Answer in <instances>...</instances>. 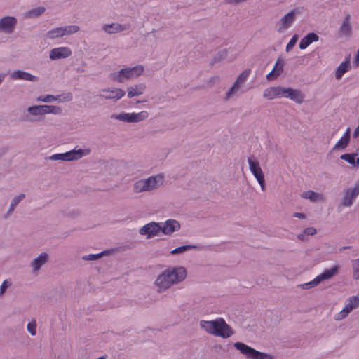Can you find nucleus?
<instances>
[{
  "label": "nucleus",
  "instance_id": "nucleus-1",
  "mask_svg": "<svg viewBox=\"0 0 359 359\" xmlns=\"http://www.w3.org/2000/svg\"><path fill=\"white\" fill-rule=\"evenodd\" d=\"M187 277V271L182 266L168 268L156 278L154 284L158 292H163L172 285L182 282Z\"/></svg>",
  "mask_w": 359,
  "mask_h": 359
},
{
  "label": "nucleus",
  "instance_id": "nucleus-2",
  "mask_svg": "<svg viewBox=\"0 0 359 359\" xmlns=\"http://www.w3.org/2000/svg\"><path fill=\"white\" fill-rule=\"evenodd\" d=\"M199 325L208 334L223 339L229 338L234 334L231 327L222 318H217L212 320H201Z\"/></svg>",
  "mask_w": 359,
  "mask_h": 359
},
{
  "label": "nucleus",
  "instance_id": "nucleus-3",
  "mask_svg": "<svg viewBox=\"0 0 359 359\" xmlns=\"http://www.w3.org/2000/svg\"><path fill=\"white\" fill-rule=\"evenodd\" d=\"M164 177L162 175L151 176L147 179L139 180L133 184V191L142 193L157 189L163 184Z\"/></svg>",
  "mask_w": 359,
  "mask_h": 359
},
{
  "label": "nucleus",
  "instance_id": "nucleus-4",
  "mask_svg": "<svg viewBox=\"0 0 359 359\" xmlns=\"http://www.w3.org/2000/svg\"><path fill=\"white\" fill-rule=\"evenodd\" d=\"M144 72L142 65H136L133 67H126L111 74V79L118 83H123L127 80L133 79L140 76Z\"/></svg>",
  "mask_w": 359,
  "mask_h": 359
},
{
  "label": "nucleus",
  "instance_id": "nucleus-5",
  "mask_svg": "<svg viewBox=\"0 0 359 359\" xmlns=\"http://www.w3.org/2000/svg\"><path fill=\"white\" fill-rule=\"evenodd\" d=\"M90 153V149H74L69 151L62 154H55L49 157L51 161H71L78 160L83 156H87Z\"/></svg>",
  "mask_w": 359,
  "mask_h": 359
},
{
  "label": "nucleus",
  "instance_id": "nucleus-6",
  "mask_svg": "<svg viewBox=\"0 0 359 359\" xmlns=\"http://www.w3.org/2000/svg\"><path fill=\"white\" fill-rule=\"evenodd\" d=\"M234 347L238 350L243 355L250 359H272V356L259 352L255 348L245 344L242 342H236L233 344Z\"/></svg>",
  "mask_w": 359,
  "mask_h": 359
},
{
  "label": "nucleus",
  "instance_id": "nucleus-7",
  "mask_svg": "<svg viewBox=\"0 0 359 359\" xmlns=\"http://www.w3.org/2000/svg\"><path fill=\"white\" fill-rule=\"evenodd\" d=\"M148 116L149 114L147 111H142L139 113L122 112L119 114H114L111 116V118L125 123H137L147 119Z\"/></svg>",
  "mask_w": 359,
  "mask_h": 359
},
{
  "label": "nucleus",
  "instance_id": "nucleus-8",
  "mask_svg": "<svg viewBox=\"0 0 359 359\" xmlns=\"http://www.w3.org/2000/svg\"><path fill=\"white\" fill-rule=\"evenodd\" d=\"M359 195V180L356 181L353 187L346 188L343 191V197L341 201V205L344 207H351L355 198Z\"/></svg>",
  "mask_w": 359,
  "mask_h": 359
},
{
  "label": "nucleus",
  "instance_id": "nucleus-9",
  "mask_svg": "<svg viewBox=\"0 0 359 359\" xmlns=\"http://www.w3.org/2000/svg\"><path fill=\"white\" fill-rule=\"evenodd\" d=\"M248 162L250 172L257 180L262 190L264 191L266 189L264 175L259 165V163L252 157H249Z\"/></svg>",
  "mask_w": 359,
  "mask_h": 359
},
{
  "label": "nucleus",
  "instance_id": "nucleus-10",
  "mask_svg": "<svg viewBox=\"0 0 359 359\" xmlns=\"http://www.w3.org/2000/svg\"><path fill=\"white\" fill-rule=\"evenodd\" d=\"M250 69H245L226 93L225 100H229L245 83L250 74Z\"/></svg>",
  "mask_w": 359,
  "mask_h": 359
},
{
  "label": "nucleus",
  "instance_id": "nucleus-11",
  "mask_svg": "<svg viewBox=\"0 0 359 359\" xmlns=\"http://www.w3.org/2000/svg\"><path fill=\"white\" fill-rule=\"evenodd\" d=\"M359 306V298L357 296L349 297L346 302L344 309L335 316V320L344 319L353 309Z\"/></svg>",
  "mask_w": 359,
  "mask_h": 359
},
{
  "label": "nucleus",
  "instance_id": "nucleus-12",
  "mask_svg": "<svg viewBox=\"0 0 359 359\" xmlns=\"http://www.w3.org/2000/svg\"><path fill=\"white\" fill-rule=\"evenodd\" d=\"M161 229V223L151 222L141 227L139 229V233L142 236H145L146 238L149 239L159 236Z\"/></svg>",
  "mask_w": 359,
  "mask_h": 359
},
{
  "label": "nucleus",
  "instance_id": "nucleus-13",
  "mask_svg": "<svg viewBox=\"0 0 359 359\" xmlns=\"http://www.w3.org/2000/svg\"><path fill=\"white\" fill-rule=\"evenodd\" d=\"M100 97L104 100H110L114 102L121 99L126 94V92L121 88H107L100 90Z\"/></svg>",
  "mask_w": 359,
  "mask_h": 359
},
{
  "label": "nucleus",
  "instance_id": "nucleus-14",
  "mask_svg": "<svg viewBox=\"0 0 359 359\" xmlns=\"http://www.w3.org/2000/svg\"><path fill=\"white\" fill-rule=\"evenodd\" d=\"M18 20L13 16H4L0 18V32L11 34L16 27Z\"/></svg>",
  "mask_w": 359,
  "mask_h": 359
},
{
  "label": "nucleus",
  "instance_id": "nucleus-15",
  "mask_svg": "<svg viewBox=\"0 0 359 359\" xmlns=\"http://www.w3.org/2000/svg\"><path fill=\"white\" fill-rule=\"evenodd\" d=\"M297 11L295 9L292 10L285 15L280 20L277 31L283 33L287 30L295 20Z\"/></svg>",
  "mask_w": 359,
  "mask_h": 359
},
{
  "label": "nucleus",
  "instance_id": "nucleus-16",
  "mask_svg": "<svg viewBox=\"0 0 359 359\" xmlns=\"http://www.w3.org/2000/svg\"><path fill=\"white\" fill-rule=\"evenodd\" d=\"M27 114L23 117V121L33 122L35 121L34 116L45 115L44 105H33L27 109Z\"/></svg>",
  "mask_w": 359,
  "mask_h": 359
},
{
  "label": "nucleus",
  "instance_id": "nucleus-17",
  "mask_svg": "<svg viewBox=\"0 0 359 359\" xmlns=\"http://www.w3.org/2000/svg\"><path fill=\"white\" fill-rule=\"evenodd\" d=\"M72 100V94L71 93H67L65 94L60 95H47L46 96H40L36 98L37 102H43L46 103H50L53 101H59L62 102H69Z\"/></svg>",
  "mask_w": 359,
  "mask_h": 359
},
{
  "label": "nucleus",
  "instance_id": "nucleus-18",
  "mask_svg": "<svg viewBox=\"0 0 359 359\" xmlns=\"http://www.w3.org/2000/svg\"><path fill=\"white\" fill-rule=\"evenodd\" d=\"M283 97L290 98L298 104H302L304 100V95L300 90L291 88H283Z\"/></svg>",
  "mask_w": 359,
  "mask_h": 359
},
{
  "label": "nucleus",
  "instance_id": "nucleus-19",
  "mask_svg": "<svg viewBox=\"0 0 359 359\" xmlns=\"http://www.w3.org/2000/svg\"><path fill=\"white\" fill-rule=\"evenodd\" d=\"M161 232L165 235H171L180 229V224L175 219H168L163 224L161 223Z\"/></svg>",
  "mask_w": 359,
  "mask_h": 359
},
{
  "label": "nucleus",
  "instance_id": "nucleus-20",
  "mask_svg": "<svg viewBox=\"0 0 359 359\" xmlns=\"http://www.w3.org/2000/svg\"><path fill=\"white\" fill-rule=\"evenodd\" d=\"M72 55V50L69 47H58L53 48L49 53V57L52 60L64 59Z\"/></svg>",
  "mask_w": 359,
  "mask_h": 359
},
{
  "label": "nucleus",
  "instance_id": "nucleus-21",
  "mask_svg": "<svg viewBox=\"0 0 359 359\" xmlns=\"http://www.w3.org/2000/svg\"><path fill=\"white\" fill-rule=\"evenodd\" d=\"M130 29V25L127 24H120L118 22H113L111 24H104L102 27V29L107 34H116L121 32L125 30H128Z\"/></svg>",
  "mask_w": 359,
  "mask_h": 359
},
{
  "label": "nucleus",
  "instance_id": "nucleus-22",
  "mask_svg": "<svg viewBox=\"0 0 359 359\" xmlns=\"http://www.w3.org/2000/svg\"><path fill=\"white\" fill-rule=\"evenodd\" d=\"M48 255L46 252H41L37 257L34 258L30 263L33 272L38 271L48 262Z\"/></svg>",
  "mask_w": 359,
  "mask_h": 359
},
{
  "label": "nucleus",
  "instance_id": "nucleus-23",
  "mask_svg": "<svg viewBox=\"0 0 359 359\" xmlns=\"http://www.w3.org/2000/svg\"><path fill=\"white\" fill-rule=\"evenodd\" d=\"M283 88L280 86L267 88L264 90L263 97L268 100L283 97Z\"/></svg>",
  "mask_w": 359,
  "mask_h": 359
},
{
  "label": "nucleus",
  "instance_id": "nucleus-24",
  "mask_svg": "<svg viewBox=\"0 0 359 359\" xmlns=\"http://www.w3.org/2000/svg\"><path fill=\"white\" fill-rule=\"evenodd\" d=\"M11 78L13 79H22L29 81H37L38 77L22 70H15L11 74Z\"/></svg>",
  "mask_w": 359,
  "mask_h": 359
},
{
  "label": "nucleus",
  "instance_id": "nucleus-25",
  "mask_svg": "<svg viewBox=\"0 0 359 359\" xmlns=\"http://www.w3.org/2000/svg\"><path fill=\"white\" fill-rule=\"evenodd\" d=\"M352 27L351 24V15H346L339 27V33L346 37H349L351 34Z\"/></svg>",
  "mask_w": 359,
  "mask_h": 359
},
{
  "label": "nucleus",
  "instance_id": "nucleus-26",
  "mask_svg": "<svg viewBox=\"0 0 359 359\" xmlns=\"http://www.w3.org/2000/svg\"><path fill=\"white\" fill-rule=\"evenodd\" d=\"M319 40V36L314 32L309 33L304 37H303L299 44V48L301 50L306 49L311 43L313 42L318 41Z\"/></svg>",
  "mask_w": 359,
  "mask_h": 359
},
{
  "label": "nucleus",
  "instance_id": "nucleus-27",
  "mask_svg": "<svg viewBox=\"0 0 359 359\" xmlns=\"http://www.w3.org/2000/svg\"><path fill=\"white\" fill-rule=\"evenodd\" d=\"M146 85L143 83L134 85L127 88V95L129 98L139 96L144 93Z\"/></svg>",
  "mask_w": 359,
  "mask_h": 359
},
{
  "label": "nucleus",
  "instance_id": "nucleus-28",
  "mask_svg": "<svg viewBox=\"0 0 359 359\" xmlns=\"http://www.w3.org/2000/svg\"><path fill=\"white\" fill-rule=\"evenodd\" d=\"M351 138V129L348 128L344 135L335 144L334 149H344L348 146Z\"/></svg>",
  "mask_w": 359,
  "mask_h": 359
},
{
  "label": "nucleus",
  "instance_id": "nucleus-29",
  "mask_svg": "<svg viewBox=\"0 0 359 359\" xmlns=\"http://www.w3.org/2000/svg\"><path fill=\"white\" fill-rule=\"evenodd\" d=\"M338 269V266H334L330 269H325L322 273L317 276V277L319 279L320 282L321 283L323 280H328L333 277L337 273Z\"/></svg>",
  "mask_w": 359,
  "mask_h": 359
},
{
  "label": "nucleus",
  "instance_id": "nucleus-30",
  "mask_svg": "<svg viewBox=\"0 0 359 359\" xmlns=\"http://www.w3.org/2000/svg\"><path fill=\"white\" fill-rule=\"evenodd\" d=\"M301 196L305 199H309L312 202H316L323 200V196L320 194L316 193L312 190L304 191Z\"/></svg>",
  "mask_w": 359,
  "mask_h": 359
},
{
  "label": "nucleus",
  "instance_id": "nucleus-31",
  "mask_svg": "<svg viewBox=\"0 0 359 359\" xmlns=\"http://www.w3.org/2000/svg\"><path fill=\"white\" fill-rule=\"evenodd\" d=\"M191 249H197L199 250H205L206 249V247L204 245H182L180 247L175 248L173 250L171 251V254L176 255V254H181L187 250H191Z\"/></svg>",
  "mask_w": 359,
  "mask_h": 359
},
{
  "label": "nucleus",
  "instance_id": "nucleus-32",
  "mask_svg": "<svg viewBox=\"0 0 359 359\" xmlns=\"http://www.w3.org/2000/svg\"><path fill=\"white\" fill-rule=\"evenodd\" d=\"M350 62L348 60H346L341 62L337 67L335 72V77L337 79H340L342 76L348 70Z\"/></svg>",
  "mask_w": 359,
  "mask_h": 359
},
{
  "label": "nucleus",
  "instance_id": "nucleus-33",
  "mask_svg": "<svg viewBox=\"0 0 359 359\" xmlns=\"http://www.w3.org/2000/svg\"><path fill=\"white\" fill-rule=\"evenodd\" d=\"M25 198V194H20L15 196L10 204V207L6 214V217L9 216L15 210V207Z\"/></svg>",
  "mask_w": 359,
  "mask_h": 359
},
{
  "label": "nucleus",
  "instance_id": "nucleus-34",
  "mask_svg": "<svg viewBox=\"0 0 359 359\" xmlns=\"http://www.w3.org/2000/svg\"><path fill=\"white\" fill-rule=\"evenodd\" d=\"M62 36H64V32L62 27L54 28L46 33V37L49 39H55Z\"/></svg>",
  "mask_w": 359,
  "mask_h": 359
},
{
  "label": "nucleus",
  "instance_id": "nucleus-35",
  "mask_svg": "<svg viewBox=\"0 0 359 359\" xmlns=\"http://www.w3.org/2000/svg\"><path fill=\"white\" fill-rule=\"evenodd\" d=\"M45 106V115L52 114L54 115H61L62 114V109L61 107L55 105H44Z\"/></svg>",
  "mask_w": 359,
  "mask_h": 359
},
{
  "label": "nucleus",
  "instance_id": "nucleus-36",
  "mask_svg": "<svg viewBox=\"0 0 359 359\" xmlns=\"http://www.w3.org/2000/svg\"><path fill=\"white\" fill-rule=\"evenodd\" d=\"M46 11V8L43 6L36 7L29 11L27 13V16L30 18H34L42 15Z\"/></svg>",
  "mask_w": 359,
  "mask_h": 359
},
{
  "label": "nucleus",
  "instance_id": "nucleus-37",
  "mask_svg": "<svg viewBox=\"0 0 359 359\" xmlns=\"http://www.w3.org/2000/svg\"><path fill=\"white\" fill-rule=\"evenodd\" d=\"M320 283L319 279L316 276L313 280L308 283L299 284L297 287L303 290H308L316 287Z\"/></svg>",
  "mask_w": 359,
  "mask_h": 359
},
{
  "label": "nucleus",
  "instance_id": "nucleus-38",
  "mask_svg": "<svg viewBox=\"0 0 359 359\" xmlns=\"http://www.w3.org/2000/svg\"><path fill=\"white\" fill-rule=\"evenodd\" d=\"M316 233V229L313 227L306 228L304 231L297 236L298 239L304 241L306 236H313Z\"/></svg>",
  "mask_w": 359,
  "mask_h": 359
},
{
  "label": "nucleus",
  "instance_id": "nucleus-39",
  "mask_svg": "<svg viewBox=\"0 0 359 359\" xmlns=\"http://www.w3.org/2000/svg\"><path fill=\"white\" fill-rule=\"evenodd\" d=\"M62 27L64 32V36L73 34L79 30V27L77 25H69Z\"/></svg>",
  "mask_w": 359,
  "mask_h": 359
},
{
  "label": "nucleus",
  "instance_id": "nucleus-40",
  "mask_svg": "<svg viewBox=\"0 0 359 359\" xmlns=\"http://www.w3.org/2000/svg\"><path fill=\"white\" fill-rule=\"evenodd\" d=\"M284 65L285 62L282 59L278 58L273 68V69L276 71V76H279L282 73Z\"/></svg>",
  "mask_w": 359,
  "mask_h": 359
},
{
  "label": "nucleus",
  "instance_id": "nucleus-41",
  "mask_svg": "<svg viewBox=\"0 0 359 359\" xmlns=\"http://www.w3.org/2000/svg\"><path fill=\"white\" fill-rule=\"evenodd\" d=\"M357 155V153L344 154H342L340 158L341 159L346 161L348 163L354 165L355 164V158Z\"/></svg>",
  "mask_w": 359,
  "mask_h": 359
},
{
  "label": "nucleus",
  "instance_id": "nucleus-42",
  "mask_svg": "<svg viewBox=\"0 0 359 359\" xmlns=\"http://www.w3.org/2000/svg\"><path fill=\"white\" fill-rule=\"evenodd\" d=\"M105 253H106V252L103 251L98 254H90V255L83 256V259L87 260V261L97 260L99 258L102 257Z\"/></svg>",
  "mask_w": 359,
  "mask_h": 359
},
{
  "label": "nucleus",
  "instance_id": "nucleus-43",
  "mask_svg": "<svg viewBox=\"0 0 359 359\" xmlns=\"http://www.w3.org/2000/svg\"><path fill=\"white\" fill-rule=\"evenodd\" d=\"M11 285H12V281L9 279H6L3 281V283H1V285L0 286V297H2L4 294L6 290L9 287H11Z\"/></svg>",
  "mask_w": 359,
  "mask_h": 359
},
{
  "label": "nucleus",
  "instance_id": "nucleus-44",
  "mask_svg": "<svg viewBox=\"0 0 359 359\" xmlns=\"http://www.w3.org/2000/svg\"><path fill=\"white\" fill-rule=\"evenodd\" d=\"M353 278L356 280L359 279V258L352 262Z\"/></svg>",
  "mask_w": 359,
  "mask_h": 359
},
{
  "label": "nucleus",
  "instance_id": "nucleus-45",
  "mask_svg": "<svg viewBox=\"0 0 359 359\" xmlns=\"http://www.w3.org/2000/svg\"><path fill=\"white\" fill-rule=\"evenodd\" d=\"M297 40H298V36L297 34L294 35L290 39L289 43L287 44L285 50L287 52L290 51L294 48V46H295Z\"/></svg>",
  "mask_w": 359,
  "mask_h": 359
},
{
  "label": "nucleus",
  "instance_id": "nucleus-46",
  "mask_svg": "<svg viewBox=\"0 0 359 359\" xmlns=\"http://www.w3.org/2000/svg\"><path fill=\"white\" fill-rule=\"evenodd\" d=\"M36 325L35 322L29 323L27 325V329L31 335L34 336L36 334Z\"/></svg>",
  "mask_w": 359,
  "mask_h": 359
},
{
  "label": "nucleus",
  "instance_id": "nucleus-47",
  "mask_svg": "<svg viewBox=\"0 0 359 359\" xmlns=\"http://www.w3.org/2000/svg\"><path fill=\"white\" fill-rule=\"evenodd\" d=\"M220 82V77L219 76H213L210 78L208 83L211 85L215 83H219Z\"/></svg>",
  "mask_w": 359,
  "mask_h": 359
},
{
  "label": "nucleus",
  "instance_id": "nucleus-48",
  "mask_svg": "<svg viewBox=\"0 0 359 359\" xmlns=\"http://www.w3.org/2000/svg\"><path fill=\"white\" fill-rule=\"evenodd\" d=\"M246 0H224L226 4H238L245 2Z\"/></svg>",
  "mask_w": 359,
  "mask_h": 359
},
{
  "label": "nucleus",
  "instance_id": "nucleus-49",
  "mask_svg": "<svg viewBox=\"0 0 359 359\" xmlns=\"http://www.w3.org/2000/svg\"><path fill=\"white\" fill-rule=\"evenodd\" d=\"M224 55H226V50H223L221 53H219L217 56L215 57L214 60L217 61L222 58Z\"/></svg>",
  "mask_w": 359,
  "mask_h": 359
},
{
  "label": "nucleus",
  "instance_id": "nucleus-50",
  "mask_svg": "<svg viewBox=\"0 0 359 359\" xmlns=\"http://www.w3.org/2000/svg\"><path fill=\"white\" fill-rule=\"evenodd\" d=\"M293 217L299 218V219H304L306 217L305 215L302 212H295V213H294Z\"/></svg>",
  "mask_w": 359,
  "mask_h": 359
},
{
  "label": "nucleus",
  "instance_id": "nucleus-51",
  "mask_svg": "<svg viewBox=\"0 0 359 359\" xmlns=\"http://www.w3.org/2000/svg\"><path fill=\"white\" fill-rule=\"evenodd\" d=\"M273 76H276V71H274L273 69H272V71L266 75V79L268 80H271L272 79Z\"/></svg>",
  "mask_w": 359,
  "mask_h": 359
},
{
  "label": "nucleus",
  "instance_id": "nucleus-52",
  "mask_svg": "<svg viewBox=\"0 0 359 359\" xmlns=\"http://www.w3.org/2000/svg\"><path fill=\"white\" fill-rule=\"evenodd\" d=\"M354 63L355 64L356 66H358L359 65V48L357 51V54H356V57L354 60Z\"/></svg>",
  "mask_w": 359,
  "mask_h": 359
},
{
  "label": "nucleus",
  "instance_id": "nucleus-53",
  "mask_svg": "<svg viewBox=\"0 0 359 359\" xmlns=\"http://www.w3.org/2000/svg\"><path fill=\"white\" fill-rule=\"evenodd\" d=\"M6 76L5 74H0V84L3 82Z\"/></svg>",
  "mask_w": 359,
  "mask_h": 359
},
{
  "label": "nucleus",
  "instance_id": "nucleus-54",
  "mask_svg": "<svg viewBox=\"0 0 359 359\" xmlns=\"http://www.w3.org/2000/svg\"><path fill=\"white\" fill-rule=\"evenodd\" d=\"M351 248V246H344V247L343 248V249H349V248Z\"/></svg>",
  "mask_w": 359,
  "mask_h": 359
},
{
  "label": "nucleus",
  "instance_id": "nucleus-55",
  "mask_svg": "<svg viewBox=\"0 0 359 359\" xmlns=\"http://www.w3.org/2000/svg\"><path fill=\"white\" fill-rule=\"evenodd\" d=\"M355 163H357L358 165H359V158H357V161H355Z\"/></svg>",
  "mask_w": 359,
  "mask_h": 359
}]
</instances>
